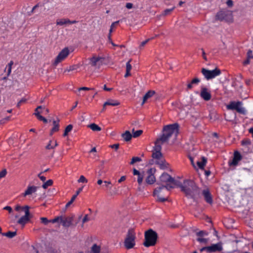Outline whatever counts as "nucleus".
Returning a JSON list of instances; mask_svg holds the SVG:
<instances>
[{
	"label": "nucleus",
	"instance_id": "6",
	"mask_svg": "<svg viewBox=\"0 0 253 253\" xmlns=\"http://www.w3.org/2000/svg\"><path fill=\"white\" fill-rule=\"evenodd\" d=\"M135 234L133 229H129L124 241V245L126 249H130L133 248L135 245Z\"/></svg>",
	"mask_w": 253,
	"mask_h": 253
},
{
	"label": "nucleus",
	"instance_id": "51",
	"mask_svg": "<svg viewBox=\"0 0 253 253\" xmlns=\"http://www.w3.org/2000/svg\"><path fill=\"white\" fill-rule=\"evenodd\" d=\"M77 66L76 65H73V66H70L69 69H66L64 71V72H66V71L70 72V71H73L74 70H76L77 69Z\"/></svg>",
	"mask_w": 253,
	"mask_h": 253
},
{
	"label": "nucleus",
	"instance_id": "53",
	"mask_svg": "<svg viewBox=\"0 0 253 253\" xmlns=\"http://www.w3.org/2000/svg\"><path fill=\"white\" fill-rule=\"evenodd\" d=\"M38 119H39L40 121H42L45 124L48 122L47 120L43 116H42V115L39 116Z\"/></svg>",
	"mask_w": 253,
	"mask_h": 253
},
{
	"label": "nucleus",
	"instance_id": "41",
	"mask_svg": "<svg viewBox=\"0 0 253 253\" xmlns=\"http://www.w3.org/2000/svg\"><path fill=\"white\" fill-rule=\"evenodd\" d=\"M77 197H76V196H73L71 198V199L70 200V201L69 202H68L66 205V206H65V208H68L73 202L75 200L76 198Z\"/></svg>",
	"mask_w": 253,
	"mask_h": 253
},
{
	"label": "nucleus",
	"instance_id": "49",
	"mask_svg": "<svg viewBox=\"0 0 253 253\" xmlns=\"http://www.w3.org/2000/svg\"><path fill=\"white\" fill-rule=\"evenodd\" d=\"M156 171V169L155 168H151L148 170L147 173H148V175H154V173Z\"/></svg>",
	"mask_w": 253,
	"mask_h": 253
},
{
	"label": "nucleus",
	"instance_id": "42",
	"mask_svg": "<svg viewBox=\"0 0 253 253\" xmlns=\"http://www.w3.org/2000/svg\"><path fill=\"white\" fill-rule=\"evenodd\" d=\"M13 62L12 61H11L8 64V70H7V76H8L10 73H11V68H12V66L13 65Z\"/></svg>",
	"mask_w": 253,
	"mask_h": 253
},
{
	"label": "nucleus",
	"instance_id": "63",
	"mask_svg": "<svg viewBox=\"0 0 253 253\" xmlns=\"http://www.w3.org/2000/svg\"><path fill=\"white\" fill-rule=\"evenodd\" d=\"M226 4L229 7H231L233 5V1L232 0H228Z\"/></svg>",
	"mask_w": 253,
	"mask_h": 253
},
{
	"label": "nucleus",
	"instance_id": "17",
	"mask_svg": "<svg viewBox=\"0 0 253 253\" xmlns=\"http://www.w3.org/2000/svg\"><path fill=\"white\" fill-rule=\"evenodd\" d=\"M172 178L169 174L167 172H164L160 177V181L161 182L165 183H171Z\"/></svg>",
	"mask_w": 253,
	"mask_h": 253
},
{
	"label": "nucleus",
	"instance_id": "4",
	"mask_svg": "<svg viewBox=\"0 0 253 253\" xmlns=\"http://www.w3.org/2000/svg\"><path fill=\"white\" fill-rule=\"evenodd\" d=\"M158 235L157 233L152 229H149L145 232L144 241L143 245L145 247L155 246L157 242Z\"/></svg>",
	"mask_w": 253,
	"mask_h": 253
},
{
	"label": "nucleus",
	"instance_id": "45",
	"mask_svg": "<svg viewBox=\"0 0 253 253\" xmlns=\"http://www.w3.org/2000/svg\"><path fill=\"white\" fill-rule=\"evenodd\" d=\"M41 222L44 225H47L48 223H50V220H48L46 217H41Z\"/></svg>",
	"mask_w": 253,
	"mask_h": 253
},
{
	"label": "nucleus",
	"instance_id": "7",
	"mask_svg": "<svg viewBox=\"0 0 253 253\" xmlns=\"http://www.w3.org/2000/svg\"><path fill=\"white\" fill-rule=\"evenodd\" d=\"M242 102L241 101H231L227 105V108L228 110H235L238 113L243 114H246V111L244 108L242 107Z\"/></svg>",
	"mask_w": 253,
	"mask_h": 253
},
{
	"label": "nucleus",
	"instance_id": "8",
	"mask_svg": "<svg viewBox=\"0 0 253 253\" xmlns=\"http://www.w3.org/2000/svg\"><path fill=\"white\" fill-rule=\"evenodd\" d=\"M201 73L207 80H209L219 76L221 72L220 70L217 68H216L212 70H209L203 68L201 69Z\"/></svg>",
	"mask_w": 253,
	"mask_h": 253
},
{
	"label": "nucleus",
	"instance_id": "23",
	"mask_svg": "<svg viewBox=\"0 0 253 253\" xmlns=\"http://www.w3.org/2000/svg\"><path fill=\"white\" fill-rule=\"evenodd\" d=\"M29 221V219L27 217L26 215H23L17 221V223L23 226Z\"/></svg>",
	"mask_w": 253,
	"mask_h": 253
},
{
	"label": "nucleus",
	"instance_id": "58",
	"mask_svg": "<svg viewBox=\"0 0 253 253\" xmlns=\"http://www.w3.org/2000/svg\"><path fill=\"white\" fill-rule=\"evenodd\" d=\"M27 99H25V98H22L21 99L18 103H17V107L18 108L20 107L21 104L22 103H25L26 102Z\"/></svg>",
	"mask_w": 253,
	"mask_h": 253
},
{
	"label": "nucleus",
	"instance_id": "59",
	"mask_svg": "<svg viewBox=\"0 0 253 253\" xmlns=\"http://www.w3.org/2000/svg\"><path fill=\"white\" fill-rule=\"evenodd\" d=\"M247 58L249 59L253 58L252 51L251 49H249L247 52Z\"/></svg>",
	"mask_w": 253,
	"mask_h": 253
},
{
	"label": "nucleus",
	"instance_id": "44",
	"mask_svg": "<svg viewBox=\"0 0 253 253\" xmlns=\"http://www.w3.org/2000/svg\"><path fill=\"white\" fill-rule=\"evenodd\" d=\"M78 182L79 183H87V180L86 179V178L84 175H81L80 177V178L78 180Z\"/></svg>",
	"mask_w": 253,
	"mask_h": 253
},
{
	"label": "nucleus",
	"instance_id": "38",
	"mask_svg": "<svg viewBox=\"0 0 253 253\" xmlns=\"http://www.w3.org/2000/svg\"><path fill=\"white\" fill-rule=\"evenodd\" d=\"M59 130V126L56 125L55 126H53L52 129L50 130L49 135L52 136L54 132H57Z\"/></svg>",
	"mask_w": 253,
	"mask_h": 253
},
{
	"label": "nucleus",
	"instance_id": "31",
	"mask_svg": "<svg viewBox=\"0 0 253 253\" xmlns=\"http://www.w3.org/2000/svg\"><path fill=\"white\" fill-rule=\"evenodd\" d=\"M73 126L72 125H69L68 126H67L64 130V132L63 134V136L64 137L67 136L68 134V133L69 132H70L72 130V129H73Z\"/></svg>",
	"mask_w": 253,
	"mask_h": 253
},
{
	"label": "nucleus",
	"instance_id": "32",
	"mask_svg": "<svg viewBox=\"0 0 253 253\" xmlns=\"http://www.w3.org/2000/svg\"><path fill=\"white\" fill-rule=\"evenodd\" d=\"M100 247L97 245L96 244H94L91 247V252L92 253H100Z\"/></svg>",
	"mask_w": 253,
	"mask_h": 253
},
{
	"label": "nucleus",
	"instance_id": "24",
	"mask_svg": "<svg viewBox=\"0 0 253 253\" xmlns=\"http://www.w3.org/2000/svg\"><path fill=\"white\" fill-rule=\"evenodd\" d=\"M131 61V59H129V60L126 64V73L125 75V77L127 78L130 76H131V74L130 73V70H131L132 66L130 64V62Z\"/></svg>",
	"mask_w": 253,
	"mask_h": 253
},
{
	"label": "nucleus",
	"instance_id": "36",
	"mask_svg": "<svg viewBox=\"0 0 253 253\" xmlns=\"http://www.w3.org/2000/svg\"><path fill=\"white\" fill-rule=\"evenodd\" d=\"M208 235V233L205 230H201L199 231L196 233V235L200 238H202L205 236H207Z\"/></svg>",
	"mask_w": 253,
	"mask_h": 253
},
{
	"label": "nucleus",
	"instance_id": "10",
	"mask_svg": "<svg viewBox=\"0 0 253 253\" xmlns=\"http://www.w3.org/2000/svg\"><path fill=\"white\" fill-rule=\"evenodd\" d=\"M69 54V50L68 48H64L59 52L58 55L57 56L52 65L54 66H57L58 64L64 60L68 56Z\"/></svg>",
	"mask_w": 253,
	"mask_h": 253
},
{
	"label": "nucleus",
	"instance_id": "37",
	"mask_svg": "<svg viewBox=\"0 0 253 253\" xmlns=\"http://www.w3.org/2000/svg\"><path fill=\"white\" fill-rule=\"evenodd\" d=\"M140 161H141V159L140 158L138 157H132V158L131 159V161L129 163V164L131 165H133L134 163Z\"/></svg>",
	"mask_w": 253,
	"mask_h": 253
},
{
	"label": "nucleus",
	"instance_id": "25",
	"mask_svg": "<svg viewBox=\"0 0 253 253\" xmlns=\"http://www.w3.org/2000/svg\"><path fill=\"white\" fill-rule=\"evenodd\" d=\"M120 104L119 101L117 100H114L112 99H108L106 102H105V105H111L113 106H117Z\"/></svg>",
	"mask_w": 253,
	"mask_h": 253
},
{
	"label": "nucleus",
	"instance_id": "27",
	"mask_svg": "<svg viewBox=\"0 0 253 253\" xmlns=\"http://www.w3.org/2000/svg\"><path fill=\"white\" fill-rule=\"evenodd\" d=\"M1 235L3 236H6L10 239L13 238L17 235L16 231H8L6 233H1Z\"/></svg>",
	"mask_w": 253,
	"mask_h": 253
},
{
	"label": "nucleus",
	"instance_id": "52",
	"mask_svg": "<svg viewBox=\"0 0 253 253\" xmlns=\"http://www.w3.org/2000/svg\"><path fill=\"white\" fill-rule=\"evenodd\" d=\"M6 173H7L6 169H2L0 172V179L5 177L6 174Z\"/></svg>",
	"mask_w": 253,
	"mask_h": 253
},
{
	"label": "nucleus",
	"instance_id": "39",
	"mask_svg": "<svg viewBox=\"0 0 253 253\" xmlns=\"http://www.w3.org/2000/svg\"><path fill=\"white\" fill-rule=\"evenodd\" d=\"M197 241L200 243H204L205 244H207L208 242L209 239L207 238L198 237L197 239Z\"/></svg>",
	"mask_w": 253,
	"mask_h": 253
},
{
	"label": "nucleus",
	"instance_id": "15",
	"mask_svg": "<svg viewBox=\"0 0 253 253\" xmlns=\"http://www.w3.org/2000/svg\"><path fill=\"white\" fill-rule=\"evenodd\" d=\"M241 145L243 147V150L245 153H249L251 151V141L249 139H244L241 141Z\"/></svg>",
	"mask_w": 253,
	"mask_h": 253
},
{
	"label": "nucleus",
	"instance_id": "16",
	"mask_svg": "<svg viewBox=\"0 0 253 253\" xmlns=\"http://www.w3.org/2000/svg\"><path fill=\"white\" fill-rule=\"evenodd\" d=\"M73 216L63 217L62 216L61 222L62 225L65 227H69L72 224Z\"/></svg>",
	"mask_w": 253,
	"mask_h": 253
},
{
	"label": "nucleus",
	"instance_id": "14",
	"mask_svg": "<svg viewBox=\"0 0 253 253\" xmlns=\"http://www.w3.org/2000/svg\"><path fill=\"white\" fill-rule=\"evenodd\" d=\"M209 247V253L221 252L222 249V244L221 242H218L217 244H212Z\"/></svg>",
	"mask_w": 253,
	"mask_h": 253
},
{
	"label": "nucleus",
	"instance_id": "9",
	"mask_svg": "<svg viewBox=\"0 0 253 253\" xmlns=\"http://www.w3.org/2000/svg\"><path fill=\"white\" fill-rule=\"evenodd\" d=\"M161 140H160V137L157 138L155 142V146L153 147L152 151V157L156 160H159L163 157V154L161 152L162 146L160 144Z\"/></svg>",
	"mask_w": 253,
	"mask_h": 253
},
{
	"label": "nucleus",
	"instance_id": "12",
	"mask_svg": "<svg viewBox=\"0 0 253 253\" xmlns=\"http://www.w3.org/2000/svg\"><path fill=\"white\" fill-rule=\"evenodd\" d=\"M242 159V156L241 154L237 151L234 153L233 159L228 162V164L230 166H236L238 164V163Z\"/></svg>",
	"mask_w": 253,
	"mask_h": 253
},
{
	"label": "nucleus",
	"instance_id": "40",
	"mask_svg": "<svg viewBox=\"0 0 253 253\" xmlns=\"http://www.w3.org/2000/svg\"><path fill=\"white\" fill-rule=\"evenodd\" d=\"M62 216H58L55 217L54 219L50 220V222H51L52 223H54L56 222H61Z\"/></svg>",
	"mask_w": 253,
	"mask_h": 253
},
{
	"label": "nucleus",
	"instance_id": "18",
	"mask_svg": "<svg viewBox=\"0 0 253 253\" xmlns=\"http://www.w3.org/2000/svg\"><path fill=\"white\" fill-rule=\"evenodd\" d=\"M201 97L205 101H209L211 99V94L206 87H202L200 93Z\"/></svg>",
	"mask_w": 253,
	"mask_h": 253
},
{
	"label": "nucleus",
	"instance_id": "54",
	"mask_svg": "<svg viewBox=\"0 0 253 253\" xmlns=\"http://www.w3.org/2000/svg\"><path fill=\"white\" fill-rule=\"evenodd\" d=\"M105 171L102 169H99L98 172V177L99 178L102 177V176L105 174Z\"/></svg>",
	"mask_w": 253,
	"mask_h": 253
},
{
	"label": "nucleus",
	"instance_id": "13",
	"mask_svg": "<svg viewBox=\"0 0 253 253\" xmlns=\"http://www.w3.org/2000/svg\"><path fill=\"white\" fill-rule=\"evenodd\" d=\"M203 195L205 200L207 203L211 204L213 203L212 197L211 194L208 189L201 190V196Z\"/></svg>",
	"mask_w": 253,
	"mask_h": 253
},
{
	"label": "nucleus",
	"instance_id": "47",
	"mask_svg": "<svg viewBox=\"0 0 253 253\" xmlns=\"http://www.w3.org/2000/svg\"><path fill=\"white\" fill-rule=\"evenodd\" d=\"M200 82V80L198 78H194L191 81V84H198Z\"/></svg>",
	"mask_w": 253,
	"mask_h": 253
},
{
	"label": "nucleus",
	"instance_id": "2",
	"mask_svg": "<svg viewBox=\"0 0 253 253\" xmlns=\"http://www.w3.org/2000/svg\"><path fill=\"white\" fill-rule=\"evenodd\" d=\"M175 186L180 188L181 191H182V187H184V182L182 183L178 180H175L174 178H172L171 183H167L166 185L161 184L159 187L156 188L153 192V195L154 196H157L158 197V201L160 202H164L168 201V198H163L160 197V193L161 190L166 188L167 190H170L171 189H173Z\"/></svg>",
	"mask_w": 253,
	"mask_h": 253
},
{
	"label": "nucleus",
	"instance_id": "55",
	"mask_svg": "<svg viewBox=\"0 0 253 253\" xmlns=\"http://www.w3.org/2000/svg\"><path fill=\"white\" fill-rule=\"evenodd\" d=\"M153 38H151V39H153ZM151 40V39H148L147 40H146L145 41L142 42L141 44H140V48H142V47H143L150 40Z\"/></svg>",
	"mask_w": 253,
	"mask_h": 253
},
{
	"label": "nucleus",
	"instance_id": "11",
	"mask_svg": "<svg viewBox=\"0 0 253 253\" xmlns=\"http://www.w3.org/2000/svg\"><path fill=\"white\" fill-rule=\"evenodd\" d=\"M104 60V57L93 55L91 58H89V63L92 66H98L99 68L103 64Z\"/></svg>",
	"mask_w": 253,
	"mask_h": 253
},
{
	"label": "nucleus",
	"instance_id": "20",
	"mask_svg": "<svg viewBox=\"0 0 253 253\" xmlns=\"http://www.w3.org/2000/svg\"><path fill=\"white\" fill-rule=\"evenodd\" d=\"M38 189V187L35 186H29L27 189V190L25 191L24 193L22 194L23 197H26L27 195H29L32 194L33 193L36 192Z\"/></svg>",
	"mask_w": 253,
	"mask_h": 253
},
{
	"label": "nucleus",
	"instance_id": "33",
	"mask_svg": "<svg viewBox=\"0 0 253 253\" xmlns=\"http://www.w3.org/2000/svg\"><path fill=\"white\" fill-rule=\"evenodd\" d=\"M132 137L134 138H136L140 136L143 133V131L142 130H138L136 131L134 130V129L133 128L132 130Z\"/></svg>",
	"mask_w": 253,
	"mask_h": 253
},
{
	"label": "nucleus",
	"instance_id": "46",
	"mask_svg": "<svg viewBox=\"0 0 253 253\" xmlns=\"http://www.w3.org/2000/svg\"><path fill=\"white\" fill-rule=\"evenodd\" d=\"M15 210L16 211H24L25 210V206H21L19 205H17L15 206Z\"/></svg>",
	"mask_w": 253,
	"mask_h": 253
},
{
	"label": "nucleus",
	"instance_id": "57",
	"mask_svg": "<svg viewBox=\"0 0 253 253\" xmlns=\"http://www.w3.org/2000/svg\"><path fill=\"white\" fill-rule=\"evenodd\" d=\"M94 88H89V87H81L78 89L79 91H80L81 90H94Z\"/></svg>",
	"mask_w": 253,
	"mask_h": 253
},
{
	"label": "nucleus",
	"instance_id": "26",
	"mask_svg": "<svg viewBox=\"0 0 253 253\" xmlns=\"http://www.w3.org/2000/svg\"><path fill=\"white\" fill-rule=\"evenodd\" d=\"M206 163L207 159L204 157H202V161H198L197 162V164L200 169H204V167L206 164Z\"/></svg>",
	"mask_w": 253,
	"mask_h": 253
},
{
	"label": "nucleus",
	"instance_id": "21",
	"mask_svg": "<svg viewBox=\"0 0 253 253\" xmlns=\"http://www.w3.org/2000/svg\"><path fill=\"white\" fill-rule=\"evenodd\" d=\"M155 93L156 92L154 90H149L143 97L142 105H143L148 99L153 96Z\"/></svg>",
	"mask_w": 253,
	"mask_h": 253
},
{
	"label": "nucleus",
	"instance_id": "5",
	"mask_svg": "<svg viewBox=\"0 0 253 253\" xmlns=\"http://www.w3.org/2000/svg\"><path fill=\"white\" fill-rule=\"evenodd\" d=\"M215 20L220 21H225L232 23L233 21L232 11L230 10H221L215 15Z\"/></svg>",
	"mask_w": 253,
	"mask_h": 253
},
{
	"label": "nucleus",
	"instance_id": "48",
	"mask_svg": "<svg viewBox=\"0 0 253 253\" xmlns=\"http://www.w3.org/2000/svg\"><path fill=\"white\" fill-rule=\"evenodd\" d=\"M4 210L7 211L9 212V213H13V211L12 209V208L10 206H5L3 209Z\"/></svg>",
	"mask_w": 253,
	"mask_h": 253
},
{
	"label": "nucleus",
	"instance_id": "50",
	"mask_svg": "<svg viewBox=\"0 0 253 253\" xmlns=\"http://www.w3.org/2000/svg\"><path fill=\"white\" fill-rule=\"evenodd\" d=\"M143 176L142 175L140 174L139 175H138L137 182L139 186L141 185L143 181Z\"/></svg>",
	"mask_w": 253,
	"mask_h": 253
},
{
	"label": "nucleus",
	"instance_id": "28",
	"mask_svg": "<svg viewBox=\"0 0 253 253\" xmlns=\"http://www.w3.org/2000/svg\"><path fill=\"white\" fill-rule=\"evenodd\" d=\"M88 127L94 131H99L101 130V128L95 123L90 124Z\"/></svg>",
	"mask_w": 253,
	"mask_h": 253
},
{
	"label": "nucleus",
	"instance_id": "29",
	"mask_svg": "<svg viewBox=\"0 0 253 253\" xmlns=\"http://www.w3.org/2000/svg\"><path fill=\"white\" fill-rule=\"evenodd\" d=\"M156 181L154 175H148L146 179V182L148 184H152Z\"/></svg>",
	"mask_w": 253,
	"mask_h": 253
},
{
	"label": "nucleus",
	"instance_id": "56",
	"mask_svg": "<svg viewBox=\"0 0 253 253\" xmlns=\"http://www.w3.org/2000/svg\"><path fill=\"white\" fill-rule=\"evenodd\" d=\"M119 22H120V21L119 20V21H117L116 22L112 23V24H111V25L110 26V29L109 30V33H110V35H111V33L113 31V28L114 27V24H118L119 23Z\"/></svg>",
	"mask_w": 253,
	"mask_h": 253
},
{
	"label": "nucleus",
	"instance_id": "35",
	"mask_svg": "<svg viewBox=\"0 0 253 253\" xmlns=\"http://www.w3.org/2000/svg\"><path fill=\"white\" fill-rule=\"evenodd\" d=\"M68 19H58L56 21V24L57 25H63L64 24H68L67 22Z\"/></svg>",
	"mask_w": 253,
	"mask_h": 253
},
{
	"label": "nucleus",
	"instance_id": "34",
	"mask_svg": "<svg viewBox=\"0 0 253 253\" xmlns=\"http://www.w3.org/2000/svg\"><path fill=\"white\" fill-rule=\"evenodd\" d=\"M53 183V182L52 180L49 179L46 182H44L42 184V187L43 189H46L48 186H50L52 185Z\"/></svg>",
	"mask_w": 253,
	"mask_h": 253
},
{
	"label": "nucleus",
	"instance_id": "19",
	"mask_svg": "<svg viewBox=\"0 0 253 253\" xmlns=\"http://www.w3.org/2000/svg\"><path fill=\"white\" fill-rule=\"evenodd\" d=\"M155 164L160 166V168L162 169H167L169 166V164L166 162L165 159L160 158L159 160H157Z\"/></svg>",
	"mask_w": 253,
	"mask_h": 253
},
{
	"label": "nucleus",
	"instance_id": "64",
	"mask_svg": "<svg viewBox=\"0 0 253 253\" xmlns=\"http://www.w3.org/2000/svg\"><path fill=\"white\" fill-rule=\"evenodd\" d=\"M104 163H105V161L104 160H102L101 161V164L98 166L100 169L104 170L103 169L104 168Z\"/></svg>",
	"mask_w": 253,
	"mask_h": 253
},
{
	"label": "nucleus",
	"instance_id": "43",
	"mask_svg": "<svg viewBox=\"0 0 253 253\" xmlns=\"http://www.w3.org/2000/svg\"><path fill=\"white\" fill-rule=\"evenodd\" d=\"M174 9V7H173L169 9H166L164 11V12L163 13V15L164 16L169 15L170 14V13Z\"/></svg>",
	"mask_w": 253,
	"mask_h": 253
},
{
	"label": "nucleus",
	"instance_id": "62",
	"mask_svg": "<svg viewBox=\"0 0 253 253\" xmlns=\"http://www.w3.org/2000/svg\"><path fill=\"white\" fill-rule=\"evenodd\" d=\"M51 141L50 140V141H49L48 144L45 147L46 149L49 150V149L54 148V147L51 146Z\"/></svg>",
	"mask_w": 253,
	"mask_h": 253
},
{
	"label": "nucleus",
	"instance_id": "3",
	"mask_svg": "<svg viewBox=\"0 0 253 253\" xmlns=\"http://www.w3.org/2000/svg\"><path fill=\"white\" fill-rule=\"evenodd\" d=\"M179 125L178 123H174L164 126L163 134L160 137L162 143L167 142L174 132L177 135L178 133Z\"/></svg>",
	"mask_w": 253,
	"mask_h": 253
},
{
	"label": "nucleus",
	"instance_id": "22",
	"mask_svg": "<svg viewBox=\"0 0 253 253\" xmlns=\"http://www.w3.org/2000/svg\"><path fill=\"white\" fill-rule=\"evenodd\" d=\"M122 136L124 140L128 142L131 140L132 135L128 130H126L124 133L122 134Z\"/></svg>",
	"mask_w": 253,
	"mask_h": 253
},
{
	"label": "nucleus",
	"instance_id": "61",
	"mask_svg": "<svg viewBox=\"0 0 253 253\" xmlns=\"http://www.w3.org/2000/svg\"><path fill=\"white\" fill-rule=\"evenodd\" d=\"M89 218L88 217V214H85L82 220V222L83 223H84L85 222L89 221Z\"/></svg>",
	"mask_w": 253,
	"mask_h": 253
},
{
	"label": "nucleus",
	"instance_id": "1",
	"mask_svg": "<svg viewBox=\"0 0 253 253\" xmlns=\"http://www.w3.org/2000/svg\"><path fill=\"white\" fill-rule=\"evenodd\" d=\"M182 192L188 198H191L197 204L201 199V189L192 180H185L184 187H182Z\"/></svg>",
	"mask_w": 253,
	"mask_h": 253
},
{
	"label": "nucleus",
	"instance_id": "30",
	"mask_svg": "<svg viewBox=\"0 0 253 253\" xmlns=\"http://www.w3.org/2000/svg\"><path fill=\"white\" fill-rule=\"evenodd\" d=\"M25 215L27 216V217L28 218V219H29L30 221L31 218L33 217L32 214L30 213L29 211L30 207L28 206H25Z\"/></svg>",
	"mask_w": 253,
	"mask_h": 253
},
{
	"label": "nucleus",
	"instance_id": "60",
	"mask_svg": "<svg viewBox=\"0 0 253 253\" xmlns=\"http://www.w3.org/2000/svg\"><path fill=\"white\" fill-rule=\"evenodd\" d=\"M119 146H120L119 144L117 143V144H114L113 145H110L109 147L113 149H115V150L116 151H117L119 149Z\"/></svg>",
	"mask_w": 253,
	"mask_h": 253
}]
</instances>
